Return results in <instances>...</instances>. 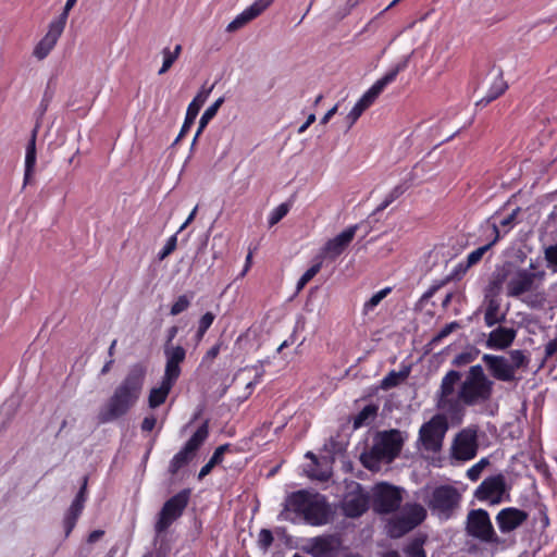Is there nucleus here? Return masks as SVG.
Wrapping results in <instances>:
<instances>
[{
	"label": "nucleus",
	"instance_id": "nucleus-13",
	"mask_svg": "<svg viewBox=\"0 0 557 557\" xmlns=\"http://www.w3.org/2000/svg\"><path fill=\"white\" fill-rule=\"evenodd\" d=\"M544 276V271L530 272L529 270L518 269L506 283L507 296L518 298L521 295L531 292L534 282L536 280L542 281Z\"/></svg>",
	"mask_w": 557,
	"mask_h": 557
},
{
	"label": "nucleus",
	"instance_id": "nucleus-48",
	"mask_svg": "<svg viewBox=\"0 0 557 557\" xmlns=\"http://www.w3.org/2000/svg\"><path fill=\"white\" fill-rule=\"evenodd\" d=\"M364 110L356 102L352 109L347 114L348 127H351L358 119L362 115Z\"/></svg>",
	"mask_w": 557,
	"mask_h": 557
},
{
	"label": "nucleus",
	"instance_id": "nucleus-63",
	"mask_svg": "<svg viewBox=\"0 0 557 557\" xmlns=\"http://www.w3.org/2000/svg\"><path fill=\"white\" fill-rule=\"evenodd\" d=\"M394 201H395L394 197H392L389 194H387L385 199L382 201V203L376 208V211L380 212V211L385 210Z\"/></svg>",
	"mask_w": 557,
	"mask_h": 557
},
{
	"label": "nucleus",
	"instance_id": "nucleus-4",
	"mask_svg": "<svg viewBox=\"0 0 557 557\" xmlns=\"http://www.w3.org/2000/svg\"><path fill=\"white\" fill-rule=\"evenodd\" d=\"M403 448V438L400 431L389 430L379 433L370 450L360 456V461L364 468L374 470L380 467L382 461H393Z\"/></svg>",
	"mask_w": 557,
	"mask_h": 557
},
{
	"label": "nucleus",
	"instance_id": "nucleus-49",
	"mask_svg": "<svg viewBox=\"0 0 557 557\" xmlns=\"http://www.w3.org/2000/svg\"><path fill=\"white\" fill-rule=\"evenodd\" d=\"M447 280L435 283L429 287V289L421 296L420 304L428 301L432 298L436 292L446 284Z\"/></svg>",
	"mask_w": 557,
	"mask_h": 557
},
{
	"label": "nucleus",
	"instance_id": "nucleus-8",
	"mask_svg": "<svg viewBox=\"0 0 557 557\" xmlns=\"http://www.w3.org/2000/svg\"><path fill=\"white\" fill-rule=\"evenodd\" d=\"M208 436L209 420H205L180 451L172 457L169 462V473L176 475L181 469L186 467L196 457L197 451L205 444Z\"/></svg>",
	"mask_w": 557,
	"mask_h": 557
},
{
	"label": "nucleus",
	"instance_id": "nucleus-27",
	"mask_svg": "<svg viewBox=\"0 0 557 557\" xmlns=\"http://www.w3.org/2000/svg\"><path fill=\"white\" fill-rule=\"evenodd\" d=\"M487 231L491 239L487 244L476 248L467 256L466 260L468 261V264H471L472 267L478 264L482 260L483 256L499 240L500 234L496 224L488 226Z\"/></svg>",
	"mask_w": 557,
	"mask_h": 557
},
{
	"label": "nucleus",
	"instance_id": "nucleus-46",
	"mask_svg": "<svg viewBox=\"0 0 557 557\" xmlns=\"http://www.w3.org/2000/svg\"><path fill=\"white\" fill-rule=\"evenodd\" d=\"M230 444H223L215 448L213 455L209 459L214 466L220 465L223 461V456L230 450Z\"/></svg>",
	"mask_w": 557,
	"mask_h": 557
},
{
	"label": "nucleus",
	"instance_id": "nucleus-42",
	"mask_svg": "<svg viewBox=\"0 0 557 557\" xmlns=\"http://www.w3.org/2000/svg\"><path fill=\"white\" fill-rule=\"evenodd\" d=\"M509 357H510L509 362H510L511 367H515V371L528 363V359L522 350H519V349L511 350L509 352Z\"/></svg>",
	"mask_w": 557,
	"mask_h": 557
},
{
	"label": "nucleus",
	"instance_id": "nucleus-40",
	"mask_svg": "<svg viewBox=\"0 0 557 557\" xmlns=\"http://www.w3.org/2000/svg\"><path fill=\"white\" fill-rule=\"evenodd\" d=\"M289 212L288 203H281L277 206L269 215L268 223L270 226H274L277 224L283 218L287 215Z\"/></svg>",
	"mask_w": 557,
	"mask_h": 557
},
{
	"label": "nucleus",
	"instance_id": "nucleus-5",
	"mask_svg": "<svg viewBox=\"0 0 557 557\" xmlns=\"http://www.w3.org/2000/svg\"><path fill=\"white\" fill-rule=\"evenodd\" d=\"M426 518L425 508L418 503H407L399 515L387 520L386 532L392 539H399L420 525Z\"/></svg>",
	"mask_w": 557,
	"mask_h": 557
},
{
	"label": "nucleus",
	"instance_id": "nucleus-30",
	"mask_svg": "<svg viewBox=\"0 0 557 557\" xmlns=\"http://www.w3.org/2000/svg\"><path fill=\"white\" fill-rule=\"evenodd\" d=\"M36 136L37 131L34 129L26 147L24 184H27L34 174L36 165Z\"/></svg>",
	"mask_w": 557,
	"mask_h": 557
},
{
	"label": "nucleus",
	"instance_id": "nucleus-29",
	"mask_svg": "<svg viewBox=\"0 0 557 557\" xmlns=\"http://www.w3.org/2000/svg\"><path fill=\"white\" fill-rule=\"evenodd\" d=\"M507 89H508V84L504 79L503 75L502 74L497 75L494 78L493 83L491 84L485 96L482 97L479 101H476L475 106L476 107H486L492 101L496 100L503 94H505V91Z\"/></svg>",
	"mask_w": 557,
	"mask_h": 557
},
{
	"label": "nucleus",
	"instance_id": "nucleus-33",
	"mask_svg": "<svg viewBox=\"0 0 557 557\" xmlns=\"http://www.w3.org/2000/svg\"><path fill=\"white\" fill-rule=\"evenodd\" d=\"M182 50V45H176L173 50H171L169 47L163 48V62L158 72L159 75L165 74L172 67L175 61L180 58Z\"/></svg>",
	"mask_w": 557,
	"mask_h": 557
},
{
	"label": "nucleus",
	"instance_id": "nucleus-3",
	"mask_svg": "<svg viewBox=\"0 0 557 557\" xmlns=\"http://www.w3.org/2000/svg\"><path fill=\"white\" fill-rule=\"evenodd\" d=\"M285 511L296 513L312 527L325 525L333 517V510L326 497L307 490H299L289 494L284 505Z\"/></svg>",
	"mask_w": 557,
	"mask_h": 557
},
{
	"label": "nucleus",
	"instance_id": "nucleus-14",
	"mask_svg": "<svg viewBox=\"0 0 557 557\" xmlns=\"http://www.w3.org/2000/svg\"><path fill=\"white\" fill-rule=\"evenodd\" d=\"M506 493V480L503 474L485 478L474 492V497L480 502H488L492 505L502 503Z\"/></svg>",
	"mask_w": 557,
	"mask_h": 557
},
{
	"label": "nucleus",
	"instance_id": "nucleus-35",
	"mask_svg": "<svg viewBox=\"0 0 557 557\" xmlns=\"http://www.w3.org/2000/svg\"><path fill=\"white\" fill-rule=\"evenodd\" d=\"M479 355L480 350L475 347H471L470 349L456 355L451 361V364L457 368L465 367L472 363L479 357Z\"/></svg>",
	"mask_w": 557,
	"mask_h": 557
},
{
	"label": "nucleus",
	"instance_id": "nucleus-50",
	"mask_svg": "<svg viewBox=\"0 0 557 557\" xmlns=\"http://www.w3.org/2000/svg\"><path fill=\"white\" fill-rule=\"evenodd\" d=\"M545 259L548 264L554 265V270L557 271V244L545 249Z\"/></svg>",
	"mask_w": 557,
	"mask_h": 557
},
{
	"label": "nucleus",
	"instance_id": "nucleus-9",
	"mask_svg": "<svg viewBox=\"0 0 557 557\" xmlns=\"http://www.w3.org/2000/svg\"><path fill=\"white\" fill-rule=\"evenodd\" d=\"M466 533L482 543L499 545L500 539L497 535L490 515L485 509H471L467 515Z\"/></svg>",
	"mask_w": 557,
	"mask_h": 557
},
{
	"label": "nucleus",
	"instance_id": "nucleus-53",
	"mask_svg": "<svg viewBox=\"0 0 557 557\" xmlns=\"http://www.w3.org/2000/svg\"><path fill=\"white\" fill-rule=\"evenodd\" d=\"M221 343H218L215 345H213L207 352L206 355L203 356L202 358V362H209V361H212L214 360L218 355L220 354V350H221Z\"/></svg>",
	"mask_w": 557,
	"mask_h": 557
},
{
	"label": "nucleus",
	"instance_id": "nucleus-51",
	"mask_svg": "<svg viewBox=\"0 0 557 557\" xmlns=\"http://www.w3.org/2000/svg\"><path fill=\"white\" fill-rule=\"evenodd\" d=\"M323 261L315 258V262L301 275L305 280L311 281L321 270Z\"/></svg>",
	"mask_w": 557,
	"mask_h": 557
},
{
	"label": "nucleus",
	"instance_id": "nucleus-10",
	"mask_svg": "<svg viewBox=\"0 0 557 557\" xmlns=\"http://www.w3.org/2000/svg\"><path fill=\"white\" fill-rule=\"evenodd\" d=\"M403 502V488L387 482L375 485L372 496L373 510L380 515L396 512Z\"/></svg>",
	"mask_w": 557,
	"mask_h": 557
},
{
	"label": "nucleus",
	"instance_id": "nucleus-59",
	"mask_svg": "<svg viewBox=\"0 0 557 557\" xmlns=\"http://www.w3.org/2000/svg\"><path fill=\"white\" fill-rule=\"evenodd\" d=\"M215 466L209 460L205 466L201 467V469L198 473V479L202 480L205 476H207L212 471V469Z\"/></svg>",
	"mask_w": 557,
	"mask_h": 557
},
{
	"label": "nucleus",
	"instance_id": "nucleus-55",
	"mask_svg": "<svg viewBox=\"0 0 557 557\" xmlns=\"http://www.w3.org/2000/svg\"><path fill=\"white\" fill-rule=\"evenodd\" d=\"M481 473H482V466H476L475 463L470 467L468 470H467V478L472 481V482H475L480 479L481 476Z\"/></svg>",
	"mask_w": 557,
	"mask_h": 557
},
{
	"label": "nucleus",
	"instance_id": "nucleus-36",
	"mask_svg": "<svg viewBox=\"0 0 557 557\" xmlns=\"http://www.w3.org/2000/svg\"><path fill=\"white\" fill-rule=\"evenodd\" d=\"M408 373L404 371L396 372L392 370L381 381L380 387L384 391L391 389L399 385V383L407 377Z\"/></svg>",
	"mask_w": 557,
	"mask_h": 557
},
{
	"label": "nucleus",
	"instance_id": "nucleus-39",
	"mask_svg": "<svg viewBox=\"0 0 557 557\" xmlns=\"http://www.w3.org/2000/svg\"><path fill=\"white\" fill-rule=\"evenodd\" d=\"M193 296L187 295H181L178 298L173 302L170 309L171 315H178L180 313L186 311L191 302Z\"/></svg>",
	"mask_w": 557,
	"mask_h": 557
},
{
	"label": "nucleus",
	"instance_id": "nucleus-62",
	"mask_svg": "<svg viewBox=\"0 0 557 557\" xmlns=\"http://www.w3.org/2000/svg\"><path fill=\"white\" fill-rule=\"evenodd\" d=\"M314 121H315V115L312 113V114H310V115L307 117L306 122H305V123H304V124L298 128V134H302V133H305V132L308 129V127H309L312 123H314Z\"/></svg>",
	"mask_w": 557,
	"mask_h": 557
},
{
	"label": "nucleus",
	"instance_id": "nucleus-54",
	"mask_svg": "<svg viewBox=\"0 0 557 557\" xmlns=\"http://www.w3.org/2000/svg\"><path fill=\"white\" fill-rule=\"evenodd\" d=\"M157 424V419L154 416H148V417H145L144 420L141 421V431L143 432H151L154 426Z\"/></svg>",
	"mask_w": 557,
	"mask_h": 557
},
{
	"label": "nucleus",
	"instance_id": "nucleus-64",
	"mask_svg": "<svg viewBox=\"0 0 557 557\" xmlns=\"http://www.w3.org/2000/svg\"><path fill=\"white\" fill-rule=\"evenodd\" d=\"M337 111V106H334L332 109H330L325 114L324 116L321 119V124H327L329 121L333 117V115L336 113Z\"/></svg>",
	"mask_w": 557,
	"mask_h": 557
},
{
	"label": "nucleus",
	"instance_id": "nucleus-2",
	"mask_svg": "<svg viewBox=\"0 0 557 557\" xmlns=\"http://www.w3.org/2000/svg\"><path fill=\"white\" fill-rule=\"evenodd\" d=\"M147 373L148 368L141 361L135 362L128 368L126 375L100 409L97 416L99 423L115 421L132 410L141 396Z\"/></svg>",
	"mask_w": 557,
	"mask_h": 557
},
{
	"label": "nucleus",
	"instance_id": "nucleus-7",
	"mask_svg": "<svg viewBox=\"0 0 557 557\" xmlns=\"http://www.w3.org/2000/svg\"><path fill=\"white\" fill-rule=\"evenodd\" d=\"M190 498V490L184 488L170 497L162 506L154 523V532L157 536L165 533L169 528L178 520L188 506Z\"/></svg>",
	"mask_w": 557,
	"mask_h": 557
},
{
	"label": "nucleus",
	"instance_id": "nucleus-6",
	"mask_svg": "<svg viewBox=\"0 0 557 557\" xmlns=\"http://www.w3.org/2000/svg\"><path fill=\"white\" fill-rule=\"evenodd\" d=\"M438 413L423 423L419 431V438L426 450L437 451L442 448L443 440L448 430L449 422L459 425L445 410L437 409Z\"/></svg>",
	"mask_w": 557,
	"mask_h": 557
},
{
	"label": "nucleus",
	"instance_id": "nucleus-19",
	"mask_svg": "<svg viewBox=\"0 0 557 557\" xmlns=\"http://www.w3.org/2000/svg\"><path fill=\"white\" fill-rule=\"evenodd\" d=\"M529 518V513L516 507H506L495 517L496 524L503 534L510 533L521 527Z\"/></svg>",
	"mask_w": 557,
	"mask_h": 557
},
{
	"label": "nucleus",
	"instance_id": "nucleus-12",
	"mask_svg": "<svg viewBox=\"0 0 557 557\" xmlns=\"http://www.w3.org/2000/svg\"><path fill=\"white\" fill-rule=\"evenodd\" d=\"M358 225L345 228L335 237L329 239L320 249L317 259L335 261L351 244L355 238Z\"/></svg>",
	"mask_w": 557,
	"mask_h": 557
},
{
	"label": "nucleus",
	"instance_id": "nucleus-34",
	"mask_svg": "<svg viewBox=\"0 0 557 557\" xmlns=\"http://www.w3.org/2000/svg\"><path fill=\"white\" fill-rule=\"evenodd\" d=\"M500 305L496 299H490L484 312V322L486 326L492 327L503 321L505 315H498Z\"/></svg>",
	"mask_w": 557,
	"mask_h": 557
},
{
	"label": "nucleus",
	"instance_id": "nucleus-15",
	"mask_svg": "<svg viewBox=\"0 0 557 557\" xmlns=\"http://www.w3.org/2000/svg\"><path fill=\"white\" fill-rule=\"evenodd\" d=\"M87 481H88V478L84 476L83 483H82L75 498L73 499L70 508L67 509V511L64 515L63 527H64L65 537L70 536V534L72 533V531L74 530V528L77 523L78 518L81 517V515L84 510L85 503L87 499Z\"/></svg>",
	"mask_w": 557,
	"mask_h": 557
},
{
	"label": "nucleus",
	"instance_id": "nucleus-17",
	"mask_svg": "<svg viewBox=\"0 0 557 557\" xmlns=\"http://www.w3.org/2000/svg\"><path fill=\"white\" fill-rule=\"evenodd\" d=\"M478 442L474 431L462 430L456 436L453 445V455L456 459L467 461L476 456Z\"/></svg>",
	"mask_w": 557,
	"mask_h": 557
},
{
	"label": "nucleus",
	"instance_id": "nucleus-23",
	"mask_svg": "<svg viewBox=\"0 0 557 557\" xmlns=\"http://www.w3.org/2000/svg\"><path fill=\"white\" fill-rule=\"evenodd\" d=\"M211 89L208 90H200L195 98L191 100V102L187 107L186 115L184 123L182 125V128L180 131V134L176 138V141L181 140L190 129V127L194 125L195 120L203 106V103L207 101L209 94Z\"/></svg>",
	"mask_w": 557,
	"mask_h": 557
},
{
	"label": "nucleus",
	"instance_id": "nucleus-21",
	"mask_svg": "<svg viewBox=\"0 0 557 557\" xmlns=\"http://www.w3.org/2000/svg\"><path fill=\"white\" fill-rule=\"evenodd\" d=\"M65 27L51 21L47 34L40 39L33 50V55L41 61L46 59L55 47Z\"/></svg>",
	"mask_w": 557,
	"mask_h": 557
},
{
	"label": "nucleus",
	"instance_id": "nucleus-57",
	"mask_svg": "<svg viewBox=\"0 0 557 557\" xmlns=\"http://www.w3.org/2000/svg\"><path fill=\"white\" fill-rule=\"evenodd\" d=\"M557 352V337L545 345V357L550 358Z\"/></svg>",
	"mask_w": 557,
	"mask_h": 557
},
{
	"label": "nucleus",
	"instance_id": "nucleus-16",
	"mask_svg": "<svg viewBox=\"0 0 557 557\" xmlns=\"http://www.w3.org/2000/svg\"><path fill=\"white\" fill-rule=\"evenodd\" d=\"M341 546V540L333 535H319L308 541L306 552L312 557H335Z\"/></svg>",
	"mask_w": 557,
	"mask_h": 557
},
{
	"label": "nucleus",
	"instance_id": "nucleus-28",
	"mask_svg": "<svg viewBox=\"0 0 557 557\" xmlns=\"http://www.w3.org/2000/svg\"><path fill=\"white\" fill-rule=\"evenodd\" d=\"M369 508V499L364 495H356L343 504V512L348 518H359Z\"/></svg>",
	"mask_w": 557,
	"mask_h": 557
},
{
	"label": "nucleus",
	"instance_id": "nucleus-37",
	"mask_svg": "<svg viewBox=\"0 0 557 557\" xmlns=\"http://www.w3.org/2000/svg\"><path fill=\"white\" fill-rule=\"evenodd\" d=\"M423 545L424 540L416 537L404 548V552L407 557H426Z\"/></svg>",
	"mask_w": 557,
	"mask_h": 557
},
{
	"label": "nucleus",
	"instance_id": "nucleus-18",
	"mask_svg": "<svg viewBox=\"0 0 557 557\" xmlns=\"http://www.w3.org/2000/svg\"><path fill=\"white\" fill-rule=\"evenodd\" d=\"M482 361L495 380L503 382L515 380V367H511L509 360L504 356L484 354Z\"/></svg>",
	"mask_w": 557,
	"mask_h": 557
},
{
	"label": "nucleus",
	"instance_id": "nucleus-38",
	"mask_svg": "<svg viewBox=\"0 0 557 557\" xmlns=\"http://www.w3.org/2000/svg\"><path fill=\"white\" fill-rule=\"evenodd\" d=\"M392 292L391 287H385L371 296V298L364 302L363 305V313L372 311L389 293Z\"/></svg>",
	"mask_w": 557,
	"mask_h": 557
},
{
	"label": "nucleus",
	"instance_id": "nucleus-25",
	"mask_svg": "<svg viewBox=\"0 0 557 557\" xmlns=\"http://www.w3.org/2000/svg\"><path fill=\"white\" fill-rule=\"evenodd\" d=\"M176 382L177 381L162 375L160 385L157 387H152L149 392L148 406L151 409H156L163 405Z\"/></svg>",
	"mask_w": 557,
	"mask_h": 557
},
{
	"label": "nucleus",
	"instance_id": "nucleus-20",
	"mask_svg": "<svg viewBox=\"0 0 557 557\" xmlns=\"http://www.w3.org/2000/svg\"><path fill=\"white\" fill-rule=\"evenodd\" d=\"M165 368L164 376L177 381L181 376V363L186 358V350L181 345H164Z\"/></svg>",
	"mask_w": 557,
	"mask_h": 557
},
{
	"label": "nucleus",
	"instance_id": "nucleus-56",
	"mask_svg": "<svg viewBox=\"0 0 557 557\" xmlns=\"http://www.w3.org/2000/svg\"><path fill=\"white\" fill-rule=\"evenodd\" d=\"M409 188V185L406 183H401L397 186H395L388 194L394 197V199H398L407 189Z\"/></svg>",
	"mask_w": 557,
	"mask_h": 557
},
{
	"label": "nucleus",
	"instance_id": "nucleus-31",
	"mask_svg": "<svg viewBox=\"0 0 557 557\" xmlns=\"http://www.w3.org/2000/svg\"><path fill=\"white\" fill-rule=\"evenodd\" d=\"M224 102V99L223 98H219L216 99L209 108L206 109V111L202 113L201 117H200V121H199V125H198V129L196 132V135L194 137V143L196 141V139L198 138V136L203 132V129L206 128V126L208 125V123L218 113V110L220 109V107L222 106V103Z\"/></svg>",
	"mask_w": 557,
	"mask_h": 557
},
{
	"label": "nucleus",
	"instance_id": "nucleus-61",
	"mask_svg": "<svg viewBox=\"0 0 557 557\" xmlns=\"http://www.w3.org/2000/svg\"><path fill=\"white\" fill-rule=\"evenodd\" d=\"M104 532L102 530H95L89 533L87 542L88 543H95L99 541L103 536Z\"/></svg>",
	"mask_w": 557,
	"mask_h": 557
},
{
	"label": "nucleus",
	"instance_id": "nucleus-1",
	"mask_svg": "<svg viewBox=\"0 0 557 557\" xmlns=\"http://www.w3.org/2000/svg\"><path fill=\"white\" fill-rule=\"evenodd\" d=\"M461 377L457 370L447 371L435 393L436 409L445 410L457 422L463 421L467 407L490 401L494 393V382L481 364L471 366L463 381Z\"/></svg>",
	"mask_w": 557,
	"mask_h": 557
},
{
	"label": "nucleus",
	"instance_id": "nucleus-22",
	"mask_svg": "<svg viewBox=\"0 0 557 557\" xmlns=\"http://www.w3.org/2000/svg\"><path fill=\"white\" fill-rule=\"evenodd\" d=\"M273 1L274 0H256L226 26V30L233 33L242 28L248 22L258 17L263 11H265Z\"/></svg>",
	"mask_w": 557,
	"mask_h": 557
},
{
	"label": "nucleus",
	"instance_id": "nucleus-41",
	"mask_svg": "<svg viewBox=\"0 0 557 557\" xmlns=\"http://www.w3.org/2000/svg\"><path fill=\"white\" fill-rule=\"evenodd\" d=\"M177 233L170 236L163 246V248L158 252V259L160 261L164 260L166 257H169L177 247Z\"/></svg>",
	"mask_w": 557,
	"mask_h": 557
},
{
	"label": "nucleus",
	"instance_id": "nucleus-24",
	"mask_svg": "<svg viewBox=\"0 0 557 557\" xmlns=\"http://www.w3.org/2000/svg\"><path fill=\"white\" fill-rule=\"evenodd\" d=\"M516 338L513 329L499 326L493 330L486 341V347L491 349H506Z\"/></svg>",
	"mask_w": 557,
	"mask_h": 557
},
{
	"label": "nucleus",
	"instance_id": "nucleus-52",
	"mask_svg": "<svg viewBox=\"0 0 557 557\" xmlns=\"http://www.w3.org/2000/svg\"><path fill=\"white\" fill-rule=\"evenodd\" d=\"M215 315L212 312H206L198 321V326L206 329L207 331L211 327L214 322Z\"/></svg>",
	"mask_w": 557,
	"mask_h": 557
},
{
	"label": "nucleus",
	"instance_id": "nucleus-26",
	"mask_svg": "<svg viewBox=\"0 0 557 557\" xmlns=\"http://www.w3.org/2000/svg\"><path fill=\"white\" fill-rule=\"evenodd\" d=\"M408 66V60L405 59L401 62L397 63L395 66H393L384 76H382L380 79H377L369 89V94L376 99L381 92L384 90V88L393 83L397 75L405 71Z\"/></svg>",
	"mask_w": 557,
	"mask_h": 557
},
{
	"label": "nucleus",
	"instance_id": "nucleus-60",
	"mask_svg": "<svg viewBox=\"0 0 557 557\" xmlns=\"http://www.w3.org/2000/svg\"><path fill=\"white\" fill-rule=\"evenodd\" d=\"M251 264H252V251L249 250V252L246 256L245 265L240 273V277H244L246 275V273L250 270Z\"/></svg>",
	"mask_w": 557,
	"mask_h": 557
},
{
	"label": "nucleus",
	"instance_id": "nucleus-11",
	"mask_svg": "<svg viewBox=\"0 0 557 557\" xmlns=\"http://www.w3.org/2000/svg\"><path fill=\"white\" fill-rule=\"evenodd\" d=\"M461 495L451 485H440L432 492L429 507L445 519H449L458 508Z\"/></svg>",
	"mask_w": 557,
	"mask_h": 557
},
{
	"label": "nucleus",
	"instance_id": "nucleus-44",
	"mask_svg": "<svg viewBox=\"0 0 557 557\" xmlns=\"http://www.w3.org/2000/svg\"><path fill=\"white\" fill-rule=\"evenodd\" d=\"M274 541L273 534L269 529H262L259 533V545L263 549H268Z\"/></svg>",
	"mask_w": 557,
	"mask_h": 557
},
{
	"label": "nucleus",
	"instance_id": "nucleus-32",
	"mask_svg": "<svg viewBox=\"0 0 557 557\" xmlns=\"http://www.w3.org/2000/svg\"><path fill=\"white\" fill-rule=\"evenodd\" d=\"M379 411V406L374 404L367 405L354 418V429L368 425L371 420H374Z\"/></svg>",
	"mask_w": 557,
	"mask_h": 557
},
{
	"label": "nucleus",
	"instance_id": "nucleus-45",
	"mask_svg": "<svg viewBox=\"0 0 557 557\" xmlns=\"http://www.w3.org/2000/svg\"><path fill=\"white\" fill-rule=\"evenodd\" d=\"M77 0H66L65 7L63 9V12L53 20V22L58 23L59 25L65 27L66 21L69 17L70 10L76 4Z\"/></svg>",
	"mask_w": 557,
	"mask_h": 557
},
{
	"label": "nucleus",
	"instance_id": "nucleus-58",
	"mask_svg": "<svg viewBox=\"0 0 557 557\" xmlns=\"http://www.w3.org/2000/svg\"><path fill=\"white\" fill-rule=\"evenodd\" d=\"M177 333L178 327L176 325L169 327L166 331V341L164 345H173L172 342L176 337Z\"/></svg>",
	"mask_w": 557,
	"mask_h": 557
},
{
	"label": "nucleus",
	"instance_id": "nucleus-43",
	"mask_svg": "<svg viewBox=\"0 0 557 557\" xmlns=\"http://www.w3.org/2000/svg\"><path fill=\"white\" fill-rule=\"evenodd\" d=\"M470 268H472V265L468 264V261L466 259L461 260L453 269L449 278L461 280L466 275V273L469 271Z\"/></svg>",
	"mask_w": 557,
	"mask_h": 557
},
{
	"label": "nucleus",
	"instance_id": "nucleus-47",
	"mask_svg": "<svg viewBox=\"0 0 557 557\" xmlns=\"http://www.w3.org/2000/svg\"><path fill=\"white\" fill-rule=\"evenodd\" d=\"M459 323L454 321V322H450L448 324H446L438 333L437 335L434 337V342H440L442 341L443 338L447 337L450 333H453L455 330H457L459 327Z\"/></svg>",
	"mask_w": 557,
	"mask_h": 557
}]
</instances>
